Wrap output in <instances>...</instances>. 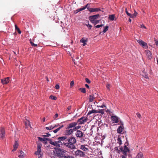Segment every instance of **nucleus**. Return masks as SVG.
I'll return each instance as SVG.
<instances>
[{"label": "nucleus", "mask_w": 158, "mask_h": 158, "mask_svg": "<svg viewBox=\"0 0 158 158\" xmlns=\"http://www.w3.org/2000/svg\"><path fill=\"white\" fill-rule=\"evenodd\" d=\"M104 26L103 24L98 25L95 26V27L97 28H99L100 27H102Z\"/></svg>", "instance_id": "nucleus-39"}, {"label": "nucleus", "mask_w": 158, "mask_h": 158, "mask_svg": "<svg viewBox=\"0 0 158 158\" xmlns=\"http://www.w3.org/2000/svg\"><path fill=\"white\" fill-rule=\"evenodd\" d=\"M19 146L18 142L17 141L15 140L13 145L14 149L12 150V152L16 151L18 148Z\"/></svg>", "instance_id": "nucleus-18"}, {"label": "nucleus", "mask_w": 158, "mask_h": 158, "mask_svg": "<svg viewBox=\"0 0 158 158\" xmlns=\"http://www.w3.org/2000/svg\"><path fill=\"white\" fill-rule=\"evenodd\" d=\"M127 141V138H126L125 136L124 135H122L121 136V135H119V144L121 145L123 143H124V144H126V147H127V144L126 143V142H125V141Z\"/></svg>", "instance_id": "nucleus-3"}, {"label": "nucleus", "mask_w": 158, "mask_h": 158, "mask_svg": "<svg viewBox=\"0 0 158 158\" xmlns=\"http://www.w3.org/2000/svg\"><path fill=\"white\" fill-rule=\"evenodd\" d=\"M119 134L121 133L122 135L125 132L124 127L123 126V121L119 120Z\"/></svg>", "instance_id": "nucleus-4"}, {"label": "nucleus", "mask_w": 158, "mask_h": 158, "mask_svg": "<svg viewBox=\"0 0 158 158\" xmlns=\"http://www.w3.org/2000/svg\"><path fill=\"white\" fill-rule=\"evenodd\" d=\"M136 158H143L142 152L139 153L137 155Z\"/></svg>", "instance_id": "nucleus-25"}, {"label": "nucleus", "mask_w": 158, "mask_h": 158, "mask_svg": "<svg viewBox=\"0 0 158 158\" xmlns=\"http://www.w3.org/2000/svg\"><path fill=\"white\" fill-rule=\"evenodd\" d=\"M146 55L148 57L149 59H151L152 58V55L151 51L149 50H147L146 51Z\"/></svg>", "instance_id": "nucleus-19"}, {"label": "nucleus", "mask_w": 158, "mask_h": 158, "mask_svg": "<svg viewBox=\"0 0 158 158\" xmlns=\"http://www.w3.org/2000/svg\"><path fill=\"white\" fill-rule=\"evenodd\" d=\"M77 123L76 122L70 123L69 124L67 125L66 129H69L72 128H74L75 126H77Z\"/></svg>", "instance_id": "nucleus-9"}, {"label": "nucleus", "mask_w": 158, "mask_h": 158, "mask_svg": "<svg viewBox=\"0 0 158 158\" xmlns=\"http://www.w3.org/2000/svg\"><path fill=\"white\" fill-rule=\"evenodd\" d=\"M85 86L88 89L89 88V85L87 84H85Z\"/></svg>", "instance_id": "nucleus-59"}, {"label": "nucleus", "mask_w": 158, "mask_h": 158, "mask_svg": "<svg viewBox=\"0 0 158 158\" xmlns=\"http://www.w3.org/2000/svg\"><path fill=\"white\" fill-rule=\"evenodd\" d=\"M81 126H75V127L74 128H73V130H74V131H77V130L79 129L80 127Z\"/></svg>", "instance_id": "nucleus-34"}, {"label": "nucleus", "mask_w": 158, "mask_h": 158, "mask_svg": "<svg viewBox=\"0 0 158 158\" xmlns=\"http://www.w3.org/2000/svg\"><path fill=\"white\" fill-rule=\"evenodd\" d=\"M54 128V127H53L52 126H49V127H46V129L48 130H51L52 129Z\"/></svg>", "instance_id": "nucleus-32"}, {"label": "nucleus", "mask_w": 158, "mask_h": 158, "mask_svg": "<svg viewBox=\"0 0 158 158\" xmlns=\"http://www.w3.org/2000/svg\"><path fill=\"white\" fill-rule=\"evenodd\" d=\"M30 122L28 120H27L25 121V124L26 126H30Z\"/></svg>", "instance_id": "nucleus-37"}, {"label": "nucleus", "mask_w": 158, "mask_h": 158, "mask_svg": "<svg viewBox=\"0 0 158 158\" xmlns=\"http://www.w3.org/2000/svg\"><path fill=\"white\" fill-rule=\"evenodd\" d=\"M40 156H39V158H42V155L41 154H39Z\"/></svg>", "instance_id": "nucleus-64"}, {"label": "nucleus", "mask_w": 158, "mask_h": 158, "mask_svg": "<svg viewBox=\"0 0 158 158\" xmlns=\"http://www.w3.org/2000/svg\"><path fill=\"white\" fill-rule=\"evenodd\" d=\"M50 98L52 99V100H56V97H55V96H52V95H51L50 96Z\"/></svg>", "instance_id": "nucleus-38"}, {"label": "nucleus", "mask_w": 158, "mask_h": 158, "mask_svg": "<svg viewBox=\"0 0 158 158\" xmlns=\"http://www.w3.org/2000/svg\"><path fill=\"white\" fill-rule=\"evenodd\" d=\"M80 149L85 152H87L89 150L88 148H86L84 145H81L80 147Z\"/></svg>", "instance_id": "nucleus-22"}, {"label": "nucleus", "mask_w": 158, "mask_h": 158, "mask_svg": "<svg viewBox=\"0 0 158 158\" xmlns=\"http://www.w3.org/2000/svg\"><path fill=\"white\" fill-rule=\"evenodd\" d=\"M106 87L108 89H110V84H108L106 85Z\"/></svg>", "instance_id": "nucleus-54"}, {"label": "nucleus", "mask_w": 158, "mask_h": 158, "mask_svg": "<svg viewBox=\"0 0 158 158\" xmlns=\"http://www.w3.org/2000/svg\"><path fill=\"white\" fill-rule=\"evenodd\" d=\"M87 41V40L86 38H83L80 40V42L83 43V45L85 46L86 44V42Z\"/></svg>", "instance_id": "nucleus-21"}, {"label": "nucleus", "mask_w": 158, "mask_h": 158, "mask_svg": "<svg viewBox=\"0 0 158 158\" xmlns=\"http://www.w3.org/2000/svg\"><path fill=\"white\" fill-rule=\"evenodd\" d=\"M136 115L138 118H140L141 117V115L139 113H136Z\"/></svg>", "instance_id": "nucleus-48"}, {"label": "nucleus", "mask_w": 158, "mask_h": 158, "mask_svg": "<svg viewBox=\"0 0 158 158\" xmlns=\"http://www.w3.org/2000/svg\"><path fill=\"white\" fill-rule=\"evenodd\" d=\"M67 137L66 136H62L59 137L58 138V141L60 145H62L63 144L64 145V143H66L64 142V140L67 139Z\"/></svg>", "instance_id": "nucleus-7"}, {"label": "nucleus", "mask_w": 158, "mask_h": 158, "mask_svg": "<svg viewBox=\"0 0 158 158\" xmlns=\"http://www.w3.org/2000/svg\"><path fill=\"white\" fill-rule=\"evenodd\" d=\"M87 120V117H83L78 119L77 123V124L78 123L80 124H84L86 122Z\"/></svg>", "instance_id": "nucleus-6"}, {"label": "nucleus", "mask_w": 158, "mask_h": 158, "mask_svg": "<svg viewBox=\"0 0 158 158\" xmlns=\"http://www.w3.org/2000/svg\"><path fill=\"white\" fill-rule=\"evenodd\" d=\"M84 10V8H80L74 11V13L75 14L77 13L78 12H79L80 11Z\"/></svg>", "instance_id": "nucleus-29"}, {"label": "nucleus", "mask_w": 158, "mask_h": 158, "mask_svg": "<svg viewBox=\"0 0 158 158\" xmlns=\"http://www.w3.org/2000/svg\"><path fill=\"white\" fill-rule=\"evenodd\" d=\"M111 119L113 123H117L118 122V118L115 116H111Z\"/></svg>", "instance_id": "nucleus-17"}, {"label": "nucleus", "mask_w": 158, "mask_h": 158, "mask_svg": "<svg viewBox=\"0 0 158 158\" xmlns=\"http://www.w3.org/2000/svg\"><path fill=\"white\" fill-rule=\"evenodd\" d=\"M53 132L54 133H57V132H58V131H57V129L55 130H54L53 131Z\"/></svg>", "instance_id": "nucleus-62"}, {"label": "nucleus", "mask_w": 158, "mask_h": 158, "mask_svg": "<svg viewBox=\"0 0 158 158\" xmlns=\"http://www.w3.org/2000/svg\"><path fill=\"white\" fill-rule=\"evenodd\" d=\"M76 136L79 138H81L83 137L85 135L83 132L80 130H77L75 133Z\"/></svg>", "instance_id": "nucleus-11"}, {"label": "nucleus", "mask_w": 158, "mask_h": 158, "mask_svg": "<svg viewBox=\"0 0 158 158\" xmlns=\"http://www.w3.org/2000/svg\"><path fill=\"white\" fill-rule=\"evenodd\" d=\"M30 44H31V45L32 46H34V47H36L37 46V44H34L32 42V41H30Z\"/></svg>", "instance_id": "nucleus-42"}, {"label": "nucleus", "mask_w": 158, "mask_h": 158, "mask_svg": "<svg viewBox=\"0 0 158 158\" xmlns=\"http://www.w3.org/2000/svg\"><path fill=\"white\" fill-rule=\"evenodd\" d=\"M155 43L156 45H158V40H155Z\"/></svg>", "instance_id": "nucleus-55"}, {"label": "nucleus", "mask_w": 158, "mask_h": 158, "mask_svg": "<svg viewBox=\"0 0 158 158\" xmlns=\"http://www.w3.org/2000/svg\"><path fill=\"white\" fill-rule=\"evenodd\" d=\"M100 20H96L94 21V23H93L94 25H96L97 23H98L99 22Z\"/></svg>", "instance_id": "nucleus-36"}, {"label": "nucleus", "mask_w": 158, "mask_h": 158, "mask_svg": "<svg viewBox=\"0 0 158 158\" xmlns=\"http://www.w3.org/2000/svg\"><path fill=\"white\" fill-rule=\"evenodd\" d=\"M88 4H87L85 6L83 7H82V8H84V10L85 8H86L87 7Z\"/></svg>", "instance_id": "nucleus-56"}, {"label": "nucleus", "mask_w": 158, "mask_h": 158, "mask_svg": "<svg viewBox=\"0 0 158 158\" xmlns=\"http://www.w3.org/2000/svg\"><path fill=\"white\" fill-rule=\"evenodd\" d=\"M15 29L16 30H17L19 28L17 26L16 24L15 25Z\"/></svg>", "instance_id": "nucleus-57"}, {"label": "nucleus", "mask_w": 158, "mask_h": 158, "mask_svg": "<svg viewBox=\"0 0 158 158\" xmlns=\"http://www.w3.org/2000/svg\"><path fill=\"white\" fill-rule=\"evenodd\" d=\"M98 107H102V108H103L104 107H105V106L104 105H102L100 106H99Z\"/></svg>", "instance_id": "nucleus-63"}, {"label": "nucleus", "mask_w": 158, "mask_h": 158, "mask_svg": "<svg viewBox=\"0 0 158 158\" xmlns=\"http://www.w3.org/2000/svg\"><path fill=\"white\" fill-rule=\"evenodd\" d=\"M74 131V130H73V129H67L65 131V134L67 135H71L72 134L73 131Z\"/></svg>", "instance_id": "nucleus-20"}, {"label": "nucleus", "mask_w": 158, "mask_h": 158, "mask_svg": "<svg viewBox=\"0 0 158 158\" xmlns=\"http://www.w3.org/2000/svg\"><path fill=\"white\" fill-rule=\"evenodd\" d=\"M17 31H18V33H19V34H20L21 33V31L20 30V29H18L17 30Z\"/></svg>", "instance_id": "nucleus-58"}, {"label": "nucleus", "mask_w": 158, "mask_h": 158, "mask_svg": "<svg viewBox=\"0 0 158 158\" xmlns=\"http://www.w3.org/2000/svg\"><path fill=\"white\" fill-rule=\"evenodd\" d=\"M87 23L88 24H86L85 25H86L87 27L89 29H90L91 28V27H92V26L90 24H89V21H88Z\"/></svg>", "instance_id": "nucleus-35"}, {"label": "nucleus", "mask_w": 158, "mask_h": 158, "mask_svg": "<svg viewBox=\"0 0 158 158\" xmlns=\"http://www.w3.org/2000/svg\"><path fill=\"white\" fill-rule=\"evenodd\" d=\"M137 14V13L135 10L134 13L133 14H131L130 17L131 18H134L136 17Z\"/></svg>", "instance_id": "nucleus-27"}, {"label": "nucleus", "mask_w": 158, "mask_h": 158, "mask_svg": "<svg viewBox=\"0 0 158 158\" xmlns=\"http://www.w3.org/2000/svg\"><path fill=\"white\" fill-rule=\"evenodd\" d=\"M140 27L142 28H146V27L143 24H141L140 26Z\"/></svg>", "instance_id": "nucleus-47"}, {"label": "nucleus", "mask_w": 158, "mask_h": 158, "mask_svg": "<svg viewBox=\"0 0 158 158\" xmlns=\"http://www.w3.org/2000/svg\"><path fill=\"white\" fill-rule=\"evenodd\" d=\"M46 135H47V136H48V137H49V136H51V134H49V133H48L46 134Z\"/></svg>", "instance_id": "nucleus-61"}, {"label": "nucleus", "mask_w": 158, "mask_h": 158, "mask_svg": "<svg viewBox=\"0 0 158 158\" xmlns=\"http://www.w3.org/2000/svg\"><path fill=\"white\" fill-rule=\"evenodd\" d=\"M98 113V111L97 110H90L88 113L87 115H89L92 113Z\"/></svg>", "instance_id": "nucleus-23"}, {"label": "nucleus", "mask_w": 158, "mask_h": 158, "mask_svg": "<svg viewBox=\"0 0 158 158\" xmlns=\"http://www.w3.org/2000/svg\"><path fill=\"white\" fill-rule=\"evenodd\" d=\"M100 17L99 14L90 16L89 17V19L91 23H94V21Z\"/></svg>", "instance_id": "nucleus-8"}, {"label": "nucleus", "mask_w": 158, "mask_h": 158, "mask_svg": "<svg viewBox=\"0 0 158 158\" xmlns=\"http://www.w3.org/2000/svg\"><path fill=\"white\" fill-rule=\"evenodd\" d=\"M115 151L116 152V153H118V149L117 147H116L115 148Z\"/></svg>", "instance_id": "nucleus-50"}, {"label": "nucleus", "mask_w": 158, "mask_h": 158, "mask_svg": "<svg viewBox=\"0 0 158 158\" xmlns=\"http://www.w3.org/2000/svg\"><path fill=\"white\" fill-rule=\"evenodd\" d=\"M54 149L56 151V156L61 158H64V153L66 151L63 149L58 148H55Z\"/></svg>", "instance_id": "nucleus-2"}, {"label": "nucleus", "mask_w": 158, "mask_h": 158, "mask_svg": "<svg viewBox=\"0 0 158 158\" xmlns=\"http://www.w3.org/2000/svg\"><path fill=\"white\" fill-rule=\"evenodd\" d=\"M10 81V78L9 77H7L6 78H4L3 79H2L1 80V82L3 85L6 84L9 82Z\"/></svg>", "instance_id": "nucleus-14"}, {"label": "nucleus", "mask_w": 158, "mask_h": 158, "mask_svg": "<svg viewBox=\"0 0 158 158\" xmlns=\"http://www.w3.org/2000/svg\"><path fill=\"white\" fill-rule=\"evenodd\" d=\"M0 137L2 139H4L5 137V130L3 127H2L0 129Z\"/></svg>", "instance_id": "nucleus-13"}, {"label": "nucleus", "mask_w": 158, "mask_h": 158, "mask_svg": "<svg viewBox=\"0 0 158 158\" xmlns=\"http://www.w3.org/2000/svg\"><path fill=\"white\" fill-rule=\"evenodd\" d=\"M64 158H72V157L70 156H65L64 155Z\"/></svg>", "instance_id": "nucleus-53"}, {"label": "nucleus", "mask_w": 158, "mask_h": 158, "mask_svg": "<svg viewBox=\"0 0 158 158\" xmlns=\"http://www.w3.org/2000/svg\"><path fill=\"white\" fill-rule=\"evenodd\" d=\"M142 73H143V74H142V75L144 77H145V78H146L147 79L148 78V74H147V73L146 72H144V71H143L142 72Z\"/></svg>", "instance_id": "nucleus-30"}, {"label": "nucleus", "mask_w": 158, "mask_h": 158, "mask_svg": "<svg viewBox=\"0 0 158 158\" xmlns=\"http://www.w3.org/2000/svg\"><path fill=\"white\" fill-rule=\"evenodd\" d=\"M74 82L73 81H72L70 83V86L71 87H72L74 85Z\"/></svg>", "instance_id": "nucleus-45"}, {"label": "nucleus", "mask_w": 158, "mask_h": 158, "mask_svg": "<svg viewBox=\"0 0 158 158\" xmlns=\"http://www.w3.org/2000/svg\"><path fill=\"white\" fill-rule=\"evenodd\" d=\"M64 127V125H62L61 126H60V127H58V128H57V131H59L61 128H62V127Z\"/></svg>", "instance_id": "nucleus-49"}, {"label": "nucleus", "mask_w": 158, "mask_h": 158, "mask_svg": "<svg viewBox=\"0 0 158 158\" xmlns=\"http://www.w3.org/2000/svg\"><path fill=\"white\" fill-rule=\"evenodd\" d=\"M108 27L107 26H106V27L104 28L103 32V33H105L108 30Z\"/></svg>", "instance_id": "nucleus-33"}, {"label": "nucleus", "mask_w": 158, "mask_h": 158, "mask_svg": "<svg viewBox=\"0 0 158 158\" xmlns=\"http://www.w3.org/2000/svg\"><path fill=\"white\" fill-rule=\"evenodd\" d=\"M68 142H66L64 143V145L71 149H74L76 148V146L74 145L76 142V140L74 137H70L68 139H67L66 141Z\"/></svg>", "instance_id": "nucleus-1"}, {"label": "nucleus", "mask_w": 158, "mask_h": 158, "mask_svg": "<svg viewBox=\"0 0 158 158\" xmlns=\"http://www.w3.org/2000/svg\"><path fill=\"white\" fill-rule=\"evenodd\" d=\"M58 142V141H52L51 140H50L49 143L50 144H51L56 147L57 148H58L60 147V144H59V142Z\"/></svg>", "instance_id": "nucleus-12"}, {"label": "nucleus", "mask_w": 158, "mask_h": 158, "mask_svg": "<svg viewBox=\"0 0 158 158\" xmlns=\"http://www.w3.org/2000/svg\"><path fill=\"white\" fill-rule=\"evenodd\" d=\"M79 89L82 93H86V89L85 88H80Z\"/></svg>", "instance_id": "nucleus-31"}, {"label": "nucleus", "mask_w": 158, "mask_h": 158, "mask_svg": "<svg viewBox=\"0 0 158 158\" xmlns=\"http://www.w3.org/2000/svg\"><path fill=\"white\" fill-rule=\"evenodd\" d=\"M75 154L76 157H83L85 156V155L84 152L78 150L75 151Z\"/></svg>", "instance_id": "nucleus-5"}, {"label": "nucleus", "mask_w": 158, "mask_h": 158, "mask_svg": "<svg viewBox=\"0 0 158 158\" xmlns=\"http://www.w3.org/2000/svg\"><path fill=\"white\" fill-rule=\"evenodd\" d=\"M42 145L41 144H38L37 145V151L35 152V154L36 155H39V154H40L42 153L41 150V147Z\"/></svg>", "instance_id": "nucleus-10"}, {"label": "nucleus", "mask_w": 158, "mask_h": 158, "mask_svg": "<svg viewBox=\"0 0 158 158\" xmlns=\"http://www.w3.org/2000/svg\"><path fill=\"white\" fill-rule=\"evenodd\" d=\"M43 139H44L43 141H45L47 140L49 141H50V140H51V139H48V138H44Z\"/></svg>", "instance_id": "nucleus-44"}, {"label": "nucleus", "mask_w": 158, "mask_h": 158, "mask_svg": "<svg viewBox=\"0 0 158 158\" xmlns=\"http://www.w3.org/2000/svg\"><path fill=\"white\" fill-rule=\"evenodd\" d=\"M94 97H93L92 95H89V102H92L94 99Z\"/></svg>", "instance_id": "nucleus-28"}, {"label": "nucleus", "mask_w": 158, "mask_h": 158, "mask_svg": "<svg viewBox=\"0 0 158 158\" xmlns=\"http://www.w3.org/2000/svg\"><path fill=\"white\" fill-rule=\"evenodd\" d=\"M19 153L20 154V155L19 156V158H23L24 157V152L22 151H20L19 152Z\"/></svg>", "instance_id": "nucleus-26"}, {"label": "nucleus", "mask_w": 158, "mask_h": 158, "mask_svg": "<svg viewBox=\"0 0 158 158\" xmlns=\"http://www.w3.org/2000/svg\"><path fill=\"white\" fill-rule=\"evenodd\" d=\"M71 106H69L67 108V110H69L71 109Z\"/></svg>", "instance_id": "nucleus-60"}, {"label": "nucleus", "mask_w": 158, "mask_h": 158, "mask_svg": "<svg viewBox=\"0 0 158 158\" xmlns=\"http://www.w3.org/2000/svg\"><path fill=\"white\" fill-rule=\"evenodd\" d=\"M125 12H126L128 16H130V17L131 15V14L128 12V11H127V8H126L125 9Z\"/></svg>", "instance_id": "nucleus-41"}, {"label": "nucleus", "mask_w": 158, "mask_h": 158, "mask_svg": "<svg viewBox=\"0 0 158 158\" xmlns=\"http://www.w3.org/2000/svg\"><path fill=\"white\" fill-rule=\"evenodd\" d=\"M114 18L115 15L114 14L110 15L108 17L109 19L111 21L114 20Z\"/></svg>", "instance_id": "nucleus-24"}, {"label": "nucleus", "mask_w": 158, "mask_h": 158, "mask_svg": "<svg viewBox=\"0 0 158 158\" xmlns=\"http://www.w3.org/2000/svg\"><path fill=\"white\" fill-rule=\"evenodd\" d=\"M58 114H56L53 117L55 119H56L58 117Z\"/></svg>", "instance_id": "nucleus-52"}, {"label": "nucleus", "mask_w": 158, "mask_h": 158, "mask_svg": "<svg viewBox=\"0 0 158 158\" xmlns=\"http://www.w3.org/2000/svg\"><path fill=\"white\" fill-rule=\"evenodd\" d=\"M55 88L57 89H59L60 88V86L59 85H58V84H56V86H55Z\"/></svg>", "instance_id": "nucleus-46"}, {"label": "nucleus", "mask_w": 158, "mask_h": 158, "mask_svg": "<svg viewBox=\"0 0 158 158\" xmlns=\"http://www.w3.org/2000/svg\"><path fill=\"white\" fill-rule=\"evenodd\" d=\"M38 138L39 140H40L41 141H43L44 140L43 138H41L40 137H38Z\"/></svg>", "instance_id": "nucleus-51"}, {"label": "nucleus", "mask_w": 158, "mask_h": 158, "mask_svg": "<svg viewBox=\"0 0 158 158\" xmlns=\"http://www.w3.org/2000/svg\"><path fill=\"white\" fill-rule=\"evenodd\" d=\"M88 10L91 12L100 11L101 10L99 8H88Z\"/></svg>", "instance_id": "nucleus-16"}, {"label": "nucleus", "mask_w": 158, "mask_h": 158, "mask_svg": "<svg viewBox=\"0 0 158 158\" xmlns=\"http://www.w3.org/2000/svg\"><path fill=\"white\" fill-rule=\"evenodd\" d=\"M137 42L139 43L140 45L142 46L143 47H146L147 46V44L141 40H138Z\"/></svg>", "instance_id": "nucleus-15"}, {"label": "nucleus", "mask_w": 158, "mask_h": 158, "mask_svg": "<svg viewBox=\"0 0 158 158\" xmlns=\"http://www.w3.org/2000/svg\"><path fill=\"white\" fill-rule=\"evenodd\" d=\"M85 80L86 82L88 84H89L91 82L90 80H89L87 78H86L85 79Z\"/></svg>", "instance_id": "nucleus-43"}, {"label": "nucleus", "mask_w": 158, "mask_h": 158, "mask_svg": "<svg viewBox=\"0 0 158 158\" xmlns=\"http://www.w3.org/2000/svg\"><path fill=\"white\" fill-rule=\"evenodd\" d=\"M98 112L101 114H104V112L103 110H100L98 111Z\"/></svg>", "instance_id": "nucleus-40"}]
</instances>
